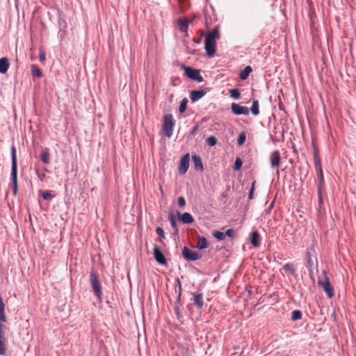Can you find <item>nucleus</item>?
Returning a JSON list of instances; mask_svg holds the SVG:
<instances>
[{
	"mask_svg": "<svg viewBox=\"0 0 356 356\" xmlns=\"http://www.w3.org/2000/svg\"><path fill=\"white\" fill-rule=\"evenodd\" d=\"M219 38L220 33L216 28L207 33L204 48L209 57L211 58L214 56L216 50V40Z\"/></svg>",
	"mask_w": 356,
	"mask_h": 356,
	"instance_id": "nucleus-1",
	"label": "nucleus"
},
{
	"mask_svg": "<svg viewBox=\"0 0 356 356\" xmlns=\"http://www.w3.org/2000/svg\"><path fill=\"white\" fill-rule=\"evenodd\" d=\"M11 160H12V166H11V172H10V188L13 191L14 195H16L18 190L17 186V156H16V149L15 146H12L11 147Z\"/></svg>",
	"mask_w": 356,
	"mask_h": 356,
	"instance_id": "nucleus-2",
	"label": "nucleus"
},
{
	"mask_svg": "<svg viewBox=\"0 0 356 356\" xmlns=\"http://www.w3.org/2000/svg\"><path fill=\"white\" fill-rule=\"evenodd\" d=\"M175 126V121L171 114L165 115L163 117V131L164 135L170 138L173 132V128Z\"/></svg>",
	"mask_w": 356,
	"mask_h": 356,
	"instance_id": "nucleus-3",
	"label": "nucleus"
},
{
	"mask_svg": "<svg viewBox=\"0 0 356 356\" xmlns=\"http://www.w3.org/2000/svg\"><path fill=\"white\" fill-rule=\"evenodd\" d=\"M185 75L191 79H193L198 83L203 81V77L200 74L199 70L193 69L190 67L183 66Z\"/></svg>",
	"mask_w": 356,
	"mask_h": 356,
	"instance_id": "nucleus-4",
	"label": "nucleus"
},
{
	"mask_svg": "<svg viewBox=\"0 0 356 356\" xmlns=\"http://www.w3.org/2000/svg\"><path fill=\"white\" fill-rule=\"evenodd\" d=\"M90 284L95 296L100 299L102 296L101 285L99 282L97 275L92 271L90 275Z\"/></svg>",
	"mask_w": 356,
	"mask_h": 356,
	"instance_id": "nucleus-5",
	"label": "nucleus"
},
{
	"mask_svg": "<svg viewBox=\"0 0 356 356\" xmlns=\"http://www.w3.org/2000/svg\"><path fill=\"white\" fill-rule=\"evenodd\" d=\"M281 161V156L280 154V152L277 150L273 151L270 154V166L273 169L276 170V173L277 175H279V166L280 164Z\"/></svg>",
	"mask_w": 356,
	"mask_h": 356,
	"instance_id": "nucleus-6",
	"label": "nucleus"
},
{
	"mask_svg": "<svg viewBox=\"0 0 356 356\" xmlns=\"http://www.w3.org/2000/svg\"><path fill=\"white\" fill-rule=\"evenodd\" d=\"M190 156L189 154H185L180 160L179 165V172L180 175H184L189 167Z\"/></svg>",
	"mask_w": 356,
	"mask_h": 356,
	"instance_id": "nucleus-7",
	"label": "nucleus"
},
{
	"mask_svg": "<svg viewBox=\"0 0 356 356\" xmlns=\"http://www.w3.org/2000/svg\"><path fill=\"white\" fill-rule=\"evenodd\" d=\"M182 254L184 259L188 261H196L200 258V256L197 252L191 250L187 247L184 248Z\"/></svg>",
	"mask_w": 356,
	"mask_h": 356,
	"instance_id": "nucleus-8",
	"label": "nucleus"
},
{
	"mask_svg": "<svg viewBox=\"0 0 356 356\" xmlns=\"http://www.w3.org/2000/svg\"><path fill=\"white\" fill-rule=\"evenodd\" d=\"M318 284L323 289L329 298H332L334 296L333 289L327 277H325L324 280H319Z\"/></svg>",
	"mask_w": 356,
	"mask_h": 356,
	"instance_id": "nucleus-9",
	"label": "nucleus"
},
{
	"mask_svg": "<svg viewBox=\"0 0 356 356\" xmlns=\"http://www.w3.org/2000/svg\"><path fill=\"white\" fill-rule=\"evenodd\" d=\"M232 111L236 115H245L249 114V108L246 106H241L240 104L233 103L231 106Z\"/></svg>",
	"mask_w": 356,
	"mask_h": 356,
	"instance_id": "nucleus-10",
	"label": "nucleus"
},
{
	"mask_svg": "<svg viewBox=\"0 0 356 356\" xmlns=\"http://www.w3.org/2000/svg\"><path fill=\"white\" fill-rule=\"evenodd\" d=\"M154 255L156 261L161 264L165 266L167 264V261L165 259V256L161 252V251L159 250V248L157 246H155L154 248Z\"/></svg>",
	"mask_w": 356,
	"mask_h": 356,
	"instance_id": "nucleus-11",
	"label": "nucleus"
},
{
	"mask_svg": "<svg viewBox=\"0 0 356 356\" xmlns=\"http://www.w3.org/2000/svg\"><path fill=\"white\" fill-rule=\"evenodd\" d=\"M3 325L0 323V355H4L6 350V338L3 332Z\"/></svg>",
	"mask_w": 356,
	"mask_h": 356,
	"instance_id": "nucleus-12",
	"label": "nucleus"
},
{
	"mask_svg": "<svg viewBox=\"0 0 356 356\" xmlns=\"http://www.w3.org/2000/svg\"><path fill=\"white\" fill-rule=\"evenodd\" d=\"M205 92L202 90H192L190 94V98L193 102H197L200 99Z\"/></svg>",
	"mask_w": 356,
	"mask_h": 356,
	"instance_id": "nucleus-13",
	"label": "nucleus"
},
{
	"mask_svg": "<svg viewBox=\"0 0 356 356\" xmlns=\"http://www.w3.org/2000/svg\"><path fill=\"white\" fill-rule=\"evenodd\" d=\"M9 67L8 59L6 57L0 58V73L6 74Z\"/></svg>",
	"mask_w": 356,
	"mask_h": 356,
	"instance_id": "nucleus-14",
	"label": "nucleus"
},
{
	"mask_svg": "<svg viewBox=\"0 0 356 356\" xmlns=\"http://www.w3.org/2000/svg\"><path fill=\"white\" fill-rule=\"evenodd\" d=\"M193 297L194 304L196 305V307L197 308H202L204 305L202 294L195 293H193Z\"/></svg>",
	"mask_w": 356,
	"mask_h": 356,
	"instance_id": "nucleus-15",
	"label": "nucleus"
},
{
	"mask_svg": "<svg viewBox=\"0 0 356 356\" xmlns=\"http://www.w3.org/2000/svg\"><path fill=\"white\" fill-rule=\"evenodd\" d=\"M191 23V21H188L185 19H179L178 20V25L180 31L186 33L188 31V24Z\"/></svg>",
	"mask_w": 356,
	"mask_h": 356,
	"instance_id": "nucleus-16",
	"label": "nucleus"
},
{
	"mask_svg": "<svg viewBox=\"0 0 356 356\" xmlns=\"http://www.w3.org/2000/svg\"><path fill=\"white\" fill-rule=\"evenodd\" d=\"M192 160L194 163V167L197 170H203V165L200 156L197 155H193Z\"/></svg>",
	"mask_w": 356,
	"mask_h": 356,
	"instance_id": "nucleus-17",
	"label": "nucleus"
},
{
	"mask_svg": "<svg viewBox=\"0 0 356 356\" xmlns=\"http://www.w3.org/2000/svg\"><path fill=\"white\" fill-rule=\"evenodd\" d=\"M179 219L185 224H190L194 221L193 216L189 213H184L179 216Z\"/></svg>",
	"mask_w": 356,
	"mask_h": 356,
	"instance_id": "nucleus-18",
	"label": "nucleus"
},
{
	"mask_svg": "<svg viewBox=\"0 0 356 356\" xmlns=\"http://www.w3.org/2000/svg\"><path fill=\"white\" fill-rule=\"evenodd\" d=\"M251 243L254 247L259 245V235L257 232H253L251 234Z\"/></svg>",
	"mask_w": 356,
	"mask_h": 356,
	"instance_id": "nucleus-19",
	"label": "nucleus"
},
{
	"mask_svg": "<svg viewBox=\"0 0 356 356\" xmlns=\"http://www.w3.org/2000/svg\"><path fill=\"white\" fill-rule=\"evenodd\" d=\"M208 247L207 240L204 237H200L197 244V248L199 250H204Z\"/></svg>",
	"mask_w": 356,
	"mask_h": 356,
	"instance_id": "nucleus-20",
	"label": "nucleus"
},
{
	"mask_svg": "<svg viewBox=\"0 0 356 356\" xmlns=\"http://www.w3.org/2000/svg\"><path fill=\"white\" fill-rule=\"evenodd\" d=\"M252 72V68L250 66H246L243 70H242L240 73V78L242 80H245L248 76L250 75V72Z\"/></svg>",
	"mask_w": 356,
	"mask_h": 356,
	"instance_id": "nucleus-21",
	"label": "nucleus"
},
{
	"mask_svg": "<svg viewBox=\"0 0 356 356\" xmlns=\"http://www.w3.org/2000/svg\"><path fill=\"white\" fill-rule=\"evenodd\" d=\"M31 72H32L33 76H36L38 78H40L42 76V73L41 70L35 65H31Z\"/></svg>",
	"mask_w": 356,
	"mask_h": 356,
	"instance_id": "nucleus-22",
	"label": "nucleus"
},
{
	"mask_svg": "<svg viewBox=\"0 0 356 356\" xmlns=\"http://www.w3.org/2000/svg\"><path fill=\"white\" fill-rule=\"evenodd\" d=\"M259 102L257 100H254L252 102V105L251 107V112L254 115H257L259 113Z\"/></svg>",
	"mask_w": 356,
	"mask_h": 356,
	"instance_id": "nucleus-23",
	"label": "nucleus"
},
{
	"mask_svg": "<svg viewBox=\"0 0 356 356\" xmlns=\"http://www.w3.org/2000/svg\"><path fill=\"white\" fill-rule=\"evenodd\" d=\"M284 270L286 273H289L291 275H293L296 271V268L293 264H286L283 267Z\"/></svg>",
	"mask_w": 356,
	"mask_h": 356,
	"instance_id": "nucleus-24",
	"label": "nucleus"
},
{
	"mask_svg": "<svg viewBox=\"0 0 356 356\" xmlns=\"http://www.w3.org/2000/svg\"><path fill=\"white\" fill-rule=\"evenodd\" d=\"M40 159L44 163H49L50 162V155L47 151L42 152L40 154Z\"/></svg>",
	"mask_w": 356,
	"mask_h": 356,
	"instance_id": "nucleus-25",
	"label": "nucleus"
},
{
	"mask_svg": "<svg viewBox=\"0 0 356 356\" xmlns=\"http://www.w3.org/2000/svg\"><path fill=\"white\" fill-rule=\"evenodd\" d=\"M314 160L316 168L321 165L318 152L316 148L314 150Z\"/></svg>",
	"mask_w": 356,
	"mask_h": 356,
	"instance_id": "nucleus-26",
	"label": "nucleus"
},
{
	"mask_svg": "<svg viewBox=\"0 0 356 356\" xmlns=\"http://www.w3.org/2000/svg\"><path fill=\"white\" fill-rule=\"evenodd\" d=\"M213 236L214 238H216L218 240L222 241L225 239V232H220V231H215L213 233Z\"/></svg>",
	"mask_w": 356,
	"mask_h": 356,
	"instance_id": "nucleus-27",
	"label": "nucleus"
},
{
	"mask_svg": "<svg viewBox=\"0 0 356 356\" xmlns=\"http://www.w3.org/2000/svg\"><path fill=\"white\" fill-rule=\"evenodd\" d=\"M302 318V313L299 310L292 312L291 319L293 321L300 320Z\"/></svg>",
	"mask_w": 356,
	"mask_h": 356,
	"instance_id": "nucleus-28",
	"label": "nucleus"
},
{
	"mask_svg": "<svg viewBox=\"0 0 356 356\" xmlns=\"http://www.w3.org/2000/svg\"><path fill=\"white\" fill-rule=\"evenodd\" d=\"M229 92H230L231 97L235 99H238L241 96V93H240L239 90L236 88L230 90Z\"/></svg>",
	"mask_w": 356,
	"mask_h": 356,
	"instance_id": "nucleus-29",
	"label": "nucleus"
},
{
	"mask_svg": "<svg viewBox=\"0 0 356 356\" xmlns=\"http://www.w3.org/2000/svg\"><path fill=\"white\" fill-rule=\"evenodd\" d=\"M187 102H188V99L186 98H184L181 101L180 106H179L180 113H184L186 111Z\"/></svg>",
	"mask_w": 356,
	"mask_h": 356,
	"instance_id": "nucleus-30",
	"label": "nucleus"
},
{
	"mask_svg": "<svg viewBox=\"0 0 356 356\" xmlns=\"http://www.w3.org/2000/svg\"><path fill=\"white\" fill-rule=\"evenodd\" d=\"M207 143L209 146H214L217 143V139L215 136H209L207 139Z\"/></svg>",
	"mask_w": 356,
	"mask_h": 356,
	"instance_id": "nucleus-31",
	"label": "nucleus"
},
{
	"mask_svg": "<svg viewBox=\"0 0 356 356\" xmlns=\"http://www.w3.org/2000/svg\"><path fill=\"white\" fill-rule=\"evenodd\" d=\"M316 170H317V176H318V179H319V181L321 182H323V177L322 167L321 165V166L316 167Z\"/></svg>",
	"mask_w": 356,
	"mask_h": 356,
	"instance_id": "nucleus-32",
	"label": "nucleus"
},
{
	"mask_svg": "<svg viewBox=\"0 0 356 356\" xmlns=\"http://www.w3.org/2000/svg\"><path fill=\"white\" fill-rule=\"evenodd\" d=\"M245 138H246V136H245V133L244 132L241 133L239 135L238 140H237L238 145H243L245 143Z\"/></svg>",
	"mask_w": 356,
	"mask_h": 356,
	"instance_id": "nucleus-33",
	"label": "nucleus"
},
{
	"mask_svg": "<svg viewBox=\"0 0 356 356\" xmlns=\"http://www.w3.org/2000/svg\"><path fill=\"white\" fill-rule=\"evenodd\" d=\"M42 196L45 200H50L53 198V195L49 191H43Z\"/></svg>",
	"mask_w": 356,
	"mask_h": 356,
	"instance_id": "nucleus-34",
	"label": "nucleus"
},
{
	"mask_svg": "<svg viewBox=\"0 0 356 356\" xmlns=\"http://www.w3.org/2000/svg\"><path fill=\"white\" fill-rule=\"evenodd\" d=\"M242 164H243V162H242L241 159L239 158H237L234 163V169L236 170H240L242 166Z\"/></svg>",
	"mask_w": 356,
	"mask_h": 356,
	"instance_id": "nucleus-35",
	"label": "nucleus"
},
{
	"mask_svg": "<svg viewBox=\"0 0 356 356\" xmlns=\"http://www.w3.org/2000/svg\"><path fill=\"white\" fill-rule=\"evenodd\" d=\"M169 220H170V225L172 227L174 228H176L177 227V222H176V220L175 219V218L173 217L172 214H170V216H169Z\"/></svg>",
	"mask_w": 356,
	"mask_h": 356,
	"instance_id": "nucleus-36",
	"label": "nucleus"
},
{
	"mask_svg": "<svg viewBox=\"0 0 356 356\" xmlns=\"http://www.w3.org/2000/svg\"><path fill=\"white\" fill-rule=\"evenodd\" d=\"M178 205L180 207H184L186 205V201L184 197H179L178 198Z\"/></svg>",
	"mask_w": 356,
	"mask_h": 356,
	"instance_id": "nucleus-37",
	"label": "nucleus"
},
{
	"mask_svg": "<svg viewBox=\"0 0 356 356\" xmlns=\"http://www.w3.org/2000/svg\"><path fill=\"white\" fill-rule=\"evenodd\" d=\"M156 232L161 238H165L164 231L161 227H157Z\"/></svg>",
	"mask_w": 356,
	"mask_h": 356,
	"instance_id": "nucleus-38",
	"label": "nucleus"
},
{
	"mask_svg": "<svg viewBox=\"0 0 356 356\" xmlns=\"http://www.w3.org/2000/svg\"><path fill=\"white\" fill-rule=\"evenodd\" d=\"M225 237L226 236H229V237H234V234H235V232L233 229H227L225 232Z\"/></svg>",
	"mask_w": 356,
	"mask_h": 356,
	"instance_id": "nucleus-39",
	"label": "nucleus"
},
{
	"mask_svg": "<svg viewBox=\"0 0 356 356\" xmlns=\"http://www.w3.org/2000/svg\"><path fill=\"white\" fill-rule=\"evenodd\" d=\"M39 59L41 62H43L46 59V56L44 51H40L39 54Z\"/></svg>",
	"mask_w": 356,
	"mask_h": 356,
	"instance_id": "nucleus-40",
	"label": "nucleus"
},
{
	"mask_svg": "<svg viewBox=\"0 0 356 356\" xmlns=\"http://www.w3.org/2000/svg\"><path fill=\"white\" fill-rule=\"evenodd\" d=\"M254 182L252 184V188L249 193V199L253 198V191H254Z\"/></svg>",
	"mask_w": 356,
	"mask_h": 356,
	"instance_id": "nucleus-41",
	"label": "nucleus"
},
{
	"mask_svg": "<svg viewBox=\"0 0 356 356\" xmlns=\"http://www.w3.org/2000/svg\"><path fill=\"white\" fill-rule=\"evenodd\" d=\"M222 197H224V198H226V197H227V193H223L222 194Z\"/></svg>",
	"mask_w": 356,
	"mask_h": 356,
	"instance_id": "nucleus-42",
	"label": "nucleus"
},
{
	"mask_svg": "<svg viewBox=\"0 0 356 356\" xmlns=\"http://www.w3.org/2000/svg\"><path fill=\"white\" fill-rule=\"evenodd\" d=\"M319 200H320V202L322 201V198H321V194L319 193Z\"/></svg>",
	"mask_w": 356,
	"mask_h": 356,
	"instance_id": "nucleus-43",
	"label": "nucleus"
},
{
	"mask_svg": "<svg viewBox=\"0 0 356 356\" xmlns=\"http://www.w3.org/2000/svg\"><path fill=\"white\" fill-rule=\"evenodd\" d=\"M43 177H44V174H42L41 177L40 176V178L42 179Z\"/></svg>",
	"mask_w": 356,
	"mask_h": 356,
	"instance_id": "nucleus-44",
	"label": "nucleus"
}]
</instances>
